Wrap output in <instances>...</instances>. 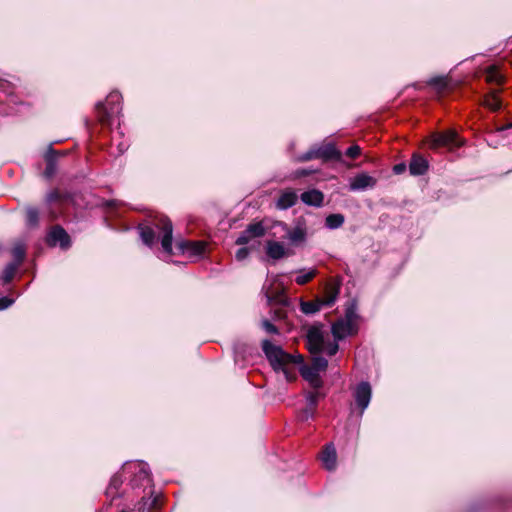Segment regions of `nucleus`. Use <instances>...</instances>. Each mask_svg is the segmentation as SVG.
Returning a JSON list of instances; mask_svg holds the SVG:
<instances>
[{
  "label": "nucleus",
  "instance_id": "1",
  "mask_svg": "<svg viewBox=\"0 0 512 512\" xmlns=\"http://www.w3.org/2000/svg\"><path fill=\"white\" fill-rule=\"evenodd\" d=\"M262 350L274 371L283 372L286 380L288 381L295 379V372L291 370L289 366L291 364L301 363L303 361L301 355L294 356L289 354L285 352L280 346L274 345L269 340H263Z\"/></svg>",
  "mask_w": 512,
  "mask_h": 512
},
{
  "label": "nucleus",
  "instance_id": "2",
  "mask_svg": "<svg viewBox=\"0 0 512 512\" xmlns=\"http://www.w3.org/2000/svg\"><path fill=\"white\" fill-rule=\"evenodd\" d=\"M139 234L143 243L147 246H152L156 242V231L162 235L161 245L167 254L172 253V233L173 226L171 221L166 217H161L159 220L153 222V227L149 225H139Z\"/></svg>",
  "mask_w": 512,
  "mask_h": 512
},
{
  "label": "nucleus",
  "instance_id": "3",
  "mask_svg": "<svg viewBox=\"0 0 512 512\" xmlns=\"http://www.w3.org/2000/svg\"><path fill=\"white\" fill-rule=\"evenodd\" d=\"M121 110V95L116 91L111 92L104 103L96 104L97 118L103 125H111Z\"/></svg>",
  "mask_w": 512,
  "mask_h": 512
},
{
  "label": "nucleus",
  "instance_id": "4",
  "mask_svg": "<svg viewBox=\"0 0 512 512\" xmlns=\"http://www.w3.org/2000/svg\"><path fill=\"white\" fill-rule=\"evenodd\" d=\"M122 474H133L130 484L135 487H147L152 483L148 465L144 462H131L125 464Z\"/></svg>",
  "mask_w": 512,
  "mask_h": 512
},
{
  "label": "nucleus",
  "instance_id": "5",
  "mask_svg": "<svg viewBox=\"0 0 512 512\" xmlns=\"http://www.w3.org/2000/svg\"><path fill=\"white\" fill-rule=\"evenodd\" d=\"M427 143L431 149L448 148L453 149L462 145L457 133L453 130L437 132L430 135Z\"/></svg>",
  "mask_w": 512,
  "mask_h": 512
},
{
  "label": "nucleus",
  "instance_id": "6",
  "mask_svg": "<svg viewBox=\"0 0 512 512\" xmlns=\"http://www.w3.org/2000/svg\"><path fill=\"white\" fill-rule=\"evenodd\" d=\"M307 347L312 354H319L324 350L325 339L321 327L312 326L306 336Z\"/></svg>",
  "mask_w": 512,
  "mask_h": 512
},
{
  "label": "nucleus",
  "instance_id": "7",
  "mask_svg": "<svg viewBox=\"0 0 512 512\" xmlns=\"http://www.w3.org/2000/svg\"><path fill=\"white\" fill-rule=\"evenodd\" d=\"M354 399L357 407L360 409V414L362 415L365 409L369 406L372 389L368 382L359 383L354 390Z\"/></svg>",
  "mask_w": 512,
  "mask_h": 512
},
{
  "label": "nucleus",
  "instance_id": "8",
  "mask_svg": "<svg viewBox=\"0 0 512 512\" xmlns=\"http://www.w3.org/2000/svg\"><path fill=\"white\" fill-rule=\"evenodd\" d=\"M47 244L49 246L59 245L62 249H67L71 245L68 233L61 226H54L47 235Z\"/></svg>",
  "mask_w": 512,
  "mask_h": 512
},
{
  "label": "nucleus",
  "instance_id": "9",
  "mask_svg": "<svg viewBox=\"0 0 512 512\" xmlns=\"http://www.w3.org/2000/svg\"><path fill=\"white\" fill-rule=\"evenodd\" d=\"M331 332L335 340H342L348 336L355 335L358 332V326L350 324L341 318L333 323Z\"/></svg>",
  "mask_w": 512,
  "mask_h": 512
},
{
  "label": "nucleus",
  "instance_id": "10",
  "mask_svg": "<svg viewBox=\"0 0 512 512\" xmlns=\"http://www.w3.org/2000/svg\"><path fill=\"white\" fill-rule=\"evenodd\" d=\"M340 293V282L335 280L328 281L319 297L325 307H331L337 300Z\"/></svg>",
  "mask_w": 512,
  "mask_h": 512
},
{
  "label": "nucleus",
  "instance_id": "11",
  "mask_svg": "<svg viewBox=\"0 0 512 512\" xmlns=\"http://www.w3.org/2000/svg\"><path fill=\"white\" fill-rule=\"evenodd\" d=\"M376 183V178L366 173H359L350 180L349 189L351 191H364L375 187Z\"/></svg>",
  "mask_w": 512,
  "mask_h": 512
},
{
  "label": "nucleus",
  "instance_id": "12",
  "mask_svg": "<svg viewBox=\"0 0 512 512\" xmlns=\"http://www.w3.org/2000/svg\"><path fill=\"white\" fill-rule=\"evenodd\" d=\"M320 459L322 461L323 466L327 470L332 471L336 468L337 454L336 449L332 443L325 445L320 455Z\"/></svg>",
  "mask_w": 512,
  "mask_h": 512
},
{
  "label": "nucleus",
  "instance_id": "13",
  "mask_svg": "<svg viewBox=\"0 0 512 512\" xmlns=\"http://www.w3.org/2000/svg\"><path fill=\"white\" fill-rule=\"evenodd\" d=\"M429 168L428 161L419 154H414L409 163V172L413 176L424 175Z\"/></svg>",
  "mask_w": 512,
  "mask_h": 512
},
{
  "label": "nucleus",
  "instance_id": "14",
  "mask_svg": "<svg viewBox=\"0 0 512 512\" xmlns=\"http://www.w3.org/2000/svg\"><path fill=\"white\" fill-rule=\"evenodd\" d=\"M177 246L181 252L189 256H201L205 251V244L200 241H181Z\"/></svg>",
  "mask_w": 512,
  "mask_h": 512
},
{
  "label": "nucleus",
  "instance_id": "15",
  "mask_svg": "<svg viewBox=\"0 0 512 512\" xmlns=\"http://www.w3.org/2000/svg\"><path fill=\"white\" fill-rule=\"evenodd\" d=\"M300 374L315 390L322 387L323 382L320 378L319 372L317 370H312L311 366L303 365L300 368Z\"/></svg>",
  "mask_w": 512,
  "mask_h": 512
},
{
  "label": "nucleus",
  "instance_id": "16",
  "mask_svg": "<svg viewBox=\"0 0 512 512\" xmlns=\"http://www.w3.org/2000/svg\"><path fill=\"white\" fill-rule=\"evenodd\" d=\"M300 198L306 205L320 207L323 203L324 195L321 191L312 189L303 192Z\"/></svg>",
  "mask_w": 512,
  "mask_h": 512
},
{
  "label": "nucleus",
  "instance_id": "17",
  "mask_svg": "<svg viewBox=\"0 0 512 512\" xmlns=\"http://www.w3.org/2000/svg\"><path fill=\"white\" fill-rule=\"evenodd\" d=\"M298 196L293 190H286L279 196L276 207L281 210H286L294 206L297 202Z\"/></svg>",
  "mask_w": 512,
  "mask_h": 512
},
{
  "label": "nucleus",
  "instance_id": "18",
  "mask_svg": "<svg viewBox=\"0 0 512 512\" xmlns=\"http://www.w3.org/2000/svg\"><path fill=\"white\" fill-rule=\"evenodd\" d=\"M266 253L270 258L274 260H279L287 255L284 245L277 241L267 242Z\"/></svg>",
  "mask_w": 512,
  "mask_h": 512
},
{
  "label": "nucleus",
  "instance_id": "19",
  "mask_svg": "<svg viewBox=\"0 0 512 512\" xmlns=\"http://www.w3.org/2000/svg\"><path fill=\"white\" fill-rule=\"evenodd\" d=\"M57 155L58 152L55 151L52 147H49L45 154L46 169L44 171V174L47 178L52 177L56 172Z\"/></svg>",
  "mask_w": 512,
  "mask_h": 512
},
{
  "label": "nucleus",
  "instance_id": "20",
  "mask_svg": "<svg viewBox=\"0 0 512 512\" xmlns=\"http://www.w3.org/2000/svg\"><path fill=\"white\" fill-rule=\"evenodd\" d=\"M306 235V229L301 225H297L293 229H286V237L292 244L304 242L306 239Z\"/></svg>",
  "mask_w": 512,
  "mask_h": 512
},
{
  "label": "nucleus",
  "instance_id": "21",
  "mask_svg": "<svg viewBox=\"0 0 512 512\" xmlns=\"http://www.w3.org/2000/svg\"><path fill=\"white\" fill-rule=\"evenodd\" d=\"M325 307L319 297H317L313 301H301L300 308L301 311L306 315H312L316 312L320 311L321 308Z\"/></svg>",
  "mask_w": 512,
  "mask_h": 512
},
{
  "label": "nucleus",
  "instance_id": "22",
  "mask_svg": "<svg viewBox=\"0 0 512 512\" xmlns=\"http://www.w3.org/2000/svg\"><path fill=\"white\" fill-rule=\"evenodd\" d=\"M319 149V157L323 159H335L339 160L341 158V152L336 149V147L332 144H328L326 146L320 147Z\"/></svg>",
  "mask_w": 512,
  "mask_h": 512
},
{
  "label": "nucleus",
  "instance_id": "23",
  "mask_svg": "<svg viewBox=\"0 0 512 512\" xmlns=\"http://www.w3.org/2000/svg\"><path fill=\"white\" fill-rule=\"evenodd\" d=\"M343 319L350 324L358 326L359 315L357 313V304L355 301H352L347 305Z\"/></svg>",
  "mask_w": 512,
  "mask_h": 512
},
{
  "label": "nucleus",
  "instance_id": "24",
  "mask_svg": "<svg viewBox=\"0 0 512 512\" xmlns=\"http://www.w3.org/2000/svg\"><path fill=\"white\" fill-rule=\"evenodd\" d=\"M298 275L295 278V282L298 285H304L311 281L317 274V270L315 268H311L309 270L300 269L297 271Z\"/></svg>",
  "mask_w": 512,
  "mask_h": 512
},
{
  "label": "nucleus",
  "instance_id": "25",
  "mask_svg": "<svg viewBox=\"0 0 512 512\" xmlns=\"http://www.w3.org/2000/svg\"><path fill=\"white\" fill-rule=\"evenodd\" d=\"M345 218L340 213L330 214L325 219V226L334 230L340 228L344 224Z\"/></svg>",
  "mask_w": 512,
  "mask_h": 512
},
{
  "label": "nucleus",
  "instance_id": "26",
  "mask_svg": "<svg viewBox=\"0 0 512 512\" xmlns=\"http://www.w3.org/2000/svg\"><path fill=\"white\" fill-rule=\"evenodd\" d=\"M26 224L29 227H37L39 224V211L35 207L26 208Z\"/></svg>",
  "mask_w": 512,
  "mask_h": 512
},
{
  "label": "nucleus",
  "instance_id": "27",
  "mask_svg": "<svg viewBox=\"0 0 512 512\" xmlns=\"http://www.w3.org/2000/svg\"><path fill=\"white\" fill-rule=\"evenodd\" d=\"M122 483H123L122 474L114 475L111 478L109 486L107 488V491H106L107 495L114 497L115 494L117 493L118 489L121 487Z\"/></svg>",
  "mask_w": 512,
  "mask_h": 512
},
{
  "label": "nucleus",
  "instance_id": "28",
  "mask_svg": "<svg viewBox=\"0 0 512 512\" xmlns=\"http://www.w3.org/2000/svg\"><path fill=\"white\" fill-rule=\"evenodd\" d=\"M486 80L489 83L501 84L503 76L495 66H490L486 70Z\"/></svg>",
  "mask_w": 512,
  "mask_h": 512
},
{
  "label": "nucleus",
  "instance_id": "29",
  "mask_svg": "<svg viewBox=\"0 0 512 512\" xmlns=\"http://www.w3.org/2000/svg\"><path fill=\"white\" fill-rule=\"evenodd\" d=\"M484 105L492 111H498L501 108V100L492 92L485 97Z\"/></svg>",
  "mask_w": 512,
  "mask_h": 512
},
{
  "label": "nucleus",
  "instance_id": "30",
  "mask_svg": "<svg viewBox=\"0 0 512 512\" xmlns=\"http://www.w3.org/2000/svg\"><path fill=\"white\" fill-rule=\"evenodd\" d=\"M246 233H249L252 238L262 237L265 234V228L260 222L253 223L247 226Z\"/></svg>",
  "mask_w": 512,
  "mask_h": 512
},
{
  "label": "nucleus",
  "instance_id": "31",
  "mask_svg": "<svg viewBox=\"0 0 512 512\" xmlns=\"http://www.w3.org/2000/svg\"><path fill=\"white\" fill-rule=\"evenodd\" d=\"M309 366L312 367V370H317L320 373L327 369L328 361L324 357L316 355L312 358Z\"/></svg>",
  "mask_w": 512,
  "mask_h": 512
},
{
  "label": "nucleus",
  "instance_id": "32",
  "mask_svg": "<svg viewBox=\"0 0 512 512\" xmlns=\"http://www.w3.org/2000/svg\"><path fill=\"white\" fill-rule=\"evenodd\" d=\"M156 504H157V497H149V498H146L145 496L142 497L141 501L139 502V507H138V510L139 511H144V510H151L153 509L154 507H156Z\"/></svg>",
  "mask_w": 512,
  "mask_h": 512
},
{
  "label": "nucleus",
  "instance_id": "33",
  "mask_svg": "<svg viewBox=\"0 0 512 512\" xmlns=\"http://www.w3.org/2000/svg\"><path fill=\"white\" fill-rule=\"evenodd\" d=\"M17 268V264L9 263L6 265L2 275V279L5 284L9 283L13 279Z\"/></svg>",
  "mask_w": 512,
  "mask_h": 512
},
{
  "label": "nucleus",
  "instance_id": "34",
  "mask_svg": "<svg viewBox=\"0 0 512 512\" xmlns=\"http://www.w3.org/2000/svg\"><path fill=\"white\" fill-rule=\"evenodd\" d=\"M12 255L15 259V262H12L13 264H17V266L20 265V263L23 261L25 257V248L22 244H17L12 249Z\"/></svg>",
  "mask_w": 512,
  "mask_h": 512
},
{
  "label": "nucleus",
  "instance_id": "35",
  "mask_svg": "<svg viewBox=\"0 0 512 512\" xmlns=\"http://www.w3.org/2000/svg\"><path fill=\"white\" fill-rule=\"evenodd\" d=\"M428 84L437 88L439 92H442L447 87V81L444 77H434L428 81Z\"/></svg>",
  "mask_w": 512,
  "mask_h": 512
},
{
  "label": "nucleus",
  "instance_id": "36",
  "mask_svg": "<svg viewBox=\"0 0 512 512\" xmlns=\"http://www.w3.org/2000/svg\"><path fill=\"white\" fill-rule=\"evenodd\" d=\"M320 158L319 157V149H310L306 153L300 155L297 157V161L299 162H306L310 161L312 159Z\"/></svg>",
  "mask_w": 512,
  "mask_h": 512
},
{
  "label": "nucleus",
  "instance_id": "37",
  "mask_svg": "<svg viewBox=\"0 0 512 512\" xmlns=\"http://www.w3.org/2000/svg\"><path fill=\"white\" fill-rule=\"evenodd\" d=\"M320 393L315 390L313 392H309L307 395H306V401H307V405L309 407H313L316 409V406H317V403H318V400H319V397H320Z\"/></svg>",
  "mask_w": 512,
  "mask_h": 512
},
{
  "label": "nucleus",
  "instance_id": "38",
  "mask_svg": "<svg viewBox=\"0 0 512 512\" xmlns=\"http://www.w3.org/2000/svg\"><path fill=\"white\" fill-rule=\"evenodd\" d=\"M338 340L333 342L326 343L324 345V350L322 352L327 353L329 356L335 355L339 350V345L337 343Z\"/></svg>",
  "mask_w": 512,
  "mask_h": 512
},
{
  "label": "nucleus",
  "instance_id": "39",
  "mask_svg": "<svg viewBox=\"0 0 512 512\" xmlns=\"http://www.w3.org/2000/svg\"><path fill=\"white\" fill-rule=\"evenodd\" d=\"M261 326L269 334H278L279 332L278 328L267 319L262 320Z\"/></svg>",
  "mask_w": 512,
  "mask_h": 512
},
{
  "label": "nucleus",
  "instance_id": "40",
  "mask_svg": "<svg viewBox=\"0 0 512 512\" xmlns=\"http://www.w3.org/2000/svg\"><path fill=\"white\" fill-rule=\"evenodd\" d=\"M346 156L351 158V159H355L357 158L358 156H360L361 154V148L360 146L358 145H352L350 146L346 152H345Z\"/></svg>",
  "mask_w": 512,
  "mask_h": 512
},
{
  "label": "nucleus",
  "instance_id": "41",
  "mask_svg": "<svg viewBox=\"0 0 512 512\" xmlns=\"http://www.w3.org/2000/svg\"><path fill=\"white\" fill-rule=\"evenodd\" d=\"M314 414H315V408L313 407H309L307 405V407L305 409L302 410L301 414H300V419L302 421H306L310 418H313L314 417Z\"/></svg>",
  "mask_w": 512,
  "mask_h": 512
},
{
  "label": "nucleus",
  "instance_id": "42",
  "mask_svg": "<svg viewBox=\"0 0 512 512\" xmlns=\"http://www.w3.org/2000/svg\"><path fill=\"white\" fill-rule=\"evenodd\" d=\"M251 239H253L252 236L249 233H246V229H245L243 232H241V234L237 238L236 244L237 245H245V244L249 243V241Z\"/></svg>",
  "mask_w": 512,
  "mask_h": 512
},
{
  "label": "nucleus",
  "instance_id": "43",
  "mask_svg": "<svg viewBox=\"0 0 512 512\" xmlns=\"http://www.w3.org/2000/svg\"><path fill=\"white\" fill-rule=\"evenodd\" d=\"M13 303H14V300L7 296L0 297V310H4V309L10 307Z\"/></svg>",
  "mask_w": 512,
  "mask_h": 512
},
{
  "label": "nucleus",
  "instance_id": "44",
  "mask_svg": "<svg viewBox=\"0 0 512 512\" xmlns=\"http://www.w3.org/2000/svg\"><path fill=\"white\" fill-rule=\"evenodd\" d=\"M248 255H249L248 248L243 247V248L238 249L235 257L238 261H242V260L246 259L248 257Z\"/></svg>",
  "mask_w": 512,
  "mask_h": 512
},
{
  "label": "nucleus",
  "instance_id": "45",
  "mask_svg": "<svg viewBox=\"0 0 512 512\" xmlns=\"http://www.w3.org/2000/svg\"><path fill=\"white\" fill-rule=\"evenodd\" d=\"M406 170V165L404 163H399V164H396L394 167H393V171L395 174H401L403 173L404 171Z\"/></svg>",
  "mask_w": 512,
  "mask_h": 512
},
{
  "label": "nucleus",
  "instance_id": "46",
  "mask_svg": "<svg viewBox=\"0 0 512 512\" xmlns=\"http://www.w3.org/2000/svg\"><path fill=\"white\" fill-rule=\"evenodd\" d=\"M507 129H512V122L508 123L507 125L505 126H501V127H498L496 129L497 132H502V131H505Z\"/></svg>",
  "mask_w": 512,
  "mask_h": 512
},
{
  "label": "nucleus",
  "instance_id": "47",
  "mask_svg": "<svg viewBox=\"0 0 512 512\" xmlns=\"http://www.w3.org/2000/svg\"><path fill=\"white\" fill-rule=\"evenodd\" d=\"M57 198H58V194H57L56 192H52V193H50V194L48 195L47 200H48L49 202H52V201L56 200Z\"/></svg>",
  "mask_w": 512,
  "mask_h": 512
},
{
  "label": "nucleus",
  "instance_id": "48",
  "mask_svg": "<svg viewBox=\"0 0 512 512\" xmlns=\"http://www.w3.org/2000/svg\"><path fill=\"white\" fill-rule=\"evenodd\" d=\"M126 148H127V147H126L124 144H122V143H121V144H119V152H120V153H123V152L126 150Z\"/></svg>",
  "mask_w": 512,
  "mask_h": 512
}]
</instances>
